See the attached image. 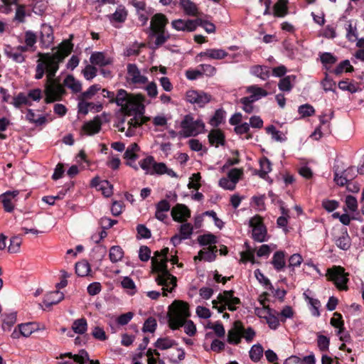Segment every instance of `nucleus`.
Wrapping results in <instances>:
<instances>
[{
  "mask_svg": "<svg viewBox=\"0 0 364 364\" xmlns=\"http://www.w3.org/2000/svg\"><path fill=\"white\" fill-rule=\"evenodd\" d=\"M73 45L69 40L63 41L58 47V50L53 53H38L35 79L43 78L46 73L44 93L45 102L47 104L60 101L66 94V90L58 77H55L59 69V64L69 55Z\"/></svg>",
  "mask_w": 364,
  "mask_h": 364,
  "instance_id": "nucleus-1",
  "label": "nucleus"
},
{
  "mask_svg": "<svg viewBox=\"0 0 364 364\" xmlns=\"http://www.w3.org/2000/svg\"><path fill=\"white\" fill-rule=\"evenodd\" d=\"M168 253V248L166 247L161 252H156L151 259L152 271L158 273L155 280L159 285L162 286L164 296H167V292H172L177 285L176 277L167 269Z\"/></svg>",
  "mask_w": 364,
  "mask_h": 364,
  "instance_id": "nucleus-2",
  "label": "nucleus"
},
{
  "mask_svg": "<svg viewBox=\"0 0 364 364\" xmlns=\"http://www.w3.org/2000/svg\"><path fill=\"white\" fill-rule=\"evenodd\" d=\"M168 324L171 329H177L184 326V331L190 336L196 332V327L191 320L186 321L190 316L188 304L182 301H174L168 307Z\"/></svg>",
  "mask_w": 364,
  "mask_h": 364,
  "instance_id": "nucleus-3",
  "label": "nucleus"
},
{
  "mask_svg": "<svg viewBox=\"0 0 364 364\" xmlns=\"http://www.w3.org/2000/svg\"><path fill=\"white\" fill-rule=\"evenodd\" d=\"M144 97L141 95H133L128 103L121 108L125 116L132 117L127 122V136H134L136 134V129L146 123L149 118L143 116L144 107L141 104Z\"/></svg>",
  "mask_w": 364,
  "mask_h": 364,
  "instance_id": "nucleus-4",
  "label": "nucleus"
},
{
  "mask_svg": "<svg viewBox=\"0 0 364 364\" xmlns=\"http://www.w3.org/2000/svg\"><path fill=\"white\" fill-rule=\"evenodd\" d=\"M233 291H224L223 293L219 294L217 299L213 300V308L223 313L227 308L230 311L236 310V305L240 303L239 298L233 296Z\"/></svg>",
  "mask_w": 364,
  "mask_h": 364,
  "instance_id": "nucleus-5",
  "label": "nucleus"
},
{
  "mask_svg": "<svg viewBox=\"0 0 364 364\" xmlns=\"http://www.w3.org/2000/svg\"><path fill=\"white\" fill-rule=\"evenodd\" d=\"M181 133L186 137L196 136L202 133L205 128L203 122L200 119H195L191 114L186 115L181 122Z\"/></svg>",
  "mask_w": 364,
  "mask_h": 364,
  "instance_id": "nucleus-6",
  "label": "nucleus"
},
{
  "mask_svg": "<svg viewBox=\"0 0 364 364\" xmlns=\"http://www.w3.org/2000/svg\"><path fill=\"white\" fill-rule=\"evenodd\" d=\"M348 273L345 272L343 267L341 266H333L329 268L326 272V277L328 280L333 282L336 287L340 290H347V282H348Z\"/></svg>",
  "mask_w": 364,
  "mask_h": 364,
  "instance_id": "nucleus-7",
  "label": "nucleus"
},
{
  "mask_svg": "<svg viewBox=\"0 0 364 364\" xmlns=\"http://www.w3.org/2000/svg\"><path fill=\"white\" fill-rule=\"evenodd\" d=\"M250 226L252 228V237L255 241L262 242L266 240L267 229L262 223V218L255 215L250 220Z\"/></svg>",
  "mask_w": 364,
  "mask_h": 364,
  "instance_id": "nucleus-8",
  "label": "nucleus"
},
{
  "mask_svg": "<svg viewBox=\"0 0 364 364\" xmlns=\"http://www.w3.org/2000/svg\"><path fill=\"white\" fill-rule=\"evenodd\" d=\"M211 100V96L203 91L195 90H188L186 93V100L189 103L196 105L200 107L205 106Z\"/></svg>",
  "mask_w": 364,
  "mask_h": 364,
  "instance_id": "nucleus-9",
  "label": "nucleus"
},
{
  "mask_svg": "<svg viewBox=\"0 0 364 364\" xmlns=\"http://www.w3.org/2000/svg\"><path fill=\"white\" fill-rule=\"evenodd\" d=\"M127 79L134 85H141L148 82L146 76L142 75L136 64L127 65Z\"/></svg>",
  "mask_w": 364,
  "mask_h": 364,
  "instance_id": "nucleus-10",
  "label": "nucleus"
},
{
  "mask_svg": "<svg viewBox=\"0 0 364 364\" xmlns=\"http://www.w3.org/2000/svg\"><path fill=\"white\" fill-rule=\"evenodd\" d=\"M242 330V323L240 321H235L232 327L228 332V343L232 345L239 344L241 341Z\"/></svg>",
  "mask_w": 364,
  "mask_h": 364,
  "instance_id": "nucleus-11",
  "label": "nucleus"
},
{
  "mask_svg": "<svg viewBox=\"0 0 364 364\" xmlns=\"http://www.w3.org/2000/svg\"><path fill=\"white\" fill-rule=\"evenodd\" d=\"M171 216L173 220L176 222L183 223L191 216V211L184 204H176L171 209Z\"/></svg>",
  "mask_w": 364,
  "mask_h": 364,
  "instance_id": "nucleus-12",
  "label": "nucleus"
},
{
  "mask_svg": "<svg viewBox=\"0 0 364 364\" xmlns=\"http://www.w3.org/2000/svg\"><path fill=\"white\" fill-rule=\"evenodd\" d=\"M54 40L53 31L50 26L43 24L40 31V44L42 48H48Z\"/></svg>",
  "mask_w": 364,
  "mask_h": 364,
  "instance_id": "nucleus-13",
  "label": "nucleus"
},
{
  "mask_svg": "<svg viewBox=\"0 0 364 364\" xmlns=\"http://www.w3.org/2000/svg\"><path fill=\"white\" fill-rule=\"evenodd\" d=\"M196 23L195 20L192 19H176L171 22L172 27L178 31L192 32L196 29Z\"/></svg>",
  "mask_w": 364,
  "mask_h": 364,
  "instance_id": "nucleus-14",
  "label": "nucleus"
},
{
  "mask_svg": "<svg viewBox=\"0 0 364 364\" xmlns=\"http://www.w3.org/2000/svg\"><path fill=\"white\" fill-rule=\"evenodd\" d=\"M18 194V191H6L0 196L4 208L6 212L11 213L14 210V202L16 200V198Z\"/></svg>",
  "mask_w": 364,
  "mask_h": 364,
  "instance_id": "nucleus-15",
  "label": "nucleus"
},
{
  "mask_svg": "<svg viewBox=\"0 0 364 364\" xmlns=\"http://www.w3.org/2000/svg\"><path fill=\"white\" fill-rule=\"evenodd\" d=\"M168 23V19L162 14H156L151 19L150 29L151 33L165 31V27Z\"/></svg>",
  "mask_w": 364,
  "mask_h": 364,
  "instance_id": "nucleus-16",
  "label": "nucleus"
},
{
  "mask_svg": "<svg viewBox=\"0 0 364 364\" xmlns=\"http://www.w3.org/2000/svg\"><path fill=\"white\" fill-rule=\"evenodd\" d=\"M90 61L93 65L103 67L112 64V59L103 52H94L91 54Z\"/></svg>",
  "mask_w": 364,
  "mask_h": 364,
  "instance_id": "nucleus-17",
  "label": "nucleus"
},
{
  "mask_svg": "<svg viewBox=\"0 0 364 364\" xmlns=\"http://www.w3.org/2000/svg\"><path fill=\"white\" fill-rule=\"evenodd\" d=\"M217 251L218 249L215 245L203 247V250L199 251L198 255L194 257V259H203L208 262H212L215 260L216 257Z\"/></svg>",
  "mask_w": 364,
  "mask_h": 364,
  "instance_id": "nucleus-18",
  "label": "nucleus"
},
{
  "mask_svg": "<svg viewBox=\"0 0 364 364\" xmlns=\"http://www.w3.org/2000/svg\"><path fill=\"white\" fill-rule=\"evenodd\" d=\"M179 5L186 15L190 16L199 15L198 6L191 0H180Z\"/></svg>",
  "mask_w": 364,
  "mask_h": 364,
  "instance_id": "nucleus-19",
  "label": "nucleus"
},
{
  "mask_svg": "<svg viewBox=\"0 0 364 364\" xmlns=\"http://www.w3.org/2000/svg\"><path fill=\"white\" fill-rule=\"evenodd\" d=\"M250 73L262 80H266L270 75V68L266 65H253L250 68Z\"/></svg>",
  "mask_w": 364,
  "mask_h": 364,
  "instance_id": "nucleus-20",
  "label": "nucleus"
},
{
  "mask_svg": "<svg viewBox=\"0 0 364 364\" xmlns=\"http://www.w3.org/2000/svg\"><path fill=\"white\" fill-rule=\"evenodd\" d=\"M199 55L201 57H206L210 59L221 60L228 55V53L223 49L211 48L200 53Z\"/></svg>",
  "mask_w": 364,
  "mask_h": 364,
  "instance_id": "nucleus-21",
  "label": "nucleus"
},
{
  "mask_svg": "<svg viewBox=\"0 0 364 364\" xmlns=\"http://www.w3.org/2000/svg\"><path fill=\"white\" fill-rule=\"evenodd\" d=\"M208 140L211 145L218 147L219 145L224 144L225 136L220 130L213 129L208 134Z\"/></svg>",
  "mask_w": 364,
  "mask_h": 364,
  "instance_id": "nucleus-22",
  "label": "nucleus"
},
{
  "mask_svg": "<svg viewBox=\"0 0 364 364\" xmlns=\"http://www.w3.org/2000/svg\"><path fill=\"white\" fill-rule=\"evenodd\" d=\"M66 86L75 93L80 92L82 90L81 82L76 80L73 75H68L63 80V86Z\"/></svg>",
  "mask_w": 364,
  "mask_h": 364,
  "instance_id": "nucleus-23",
  "label": "nucleus"
},
{
  "mask_svg": "<svg viewBox=\"0 0 364 364\" xmlns=\"http://www.w3.org/2000/svg\"><path fill=\"white\" fill-rule=\"evenodd\" d=\"M101 129V121L99 117H95L93 120L85 123L83 126L84 131L90 134L98 133Z\"/></svg>",
  "mask_w": 364,
  "mask_h": 364,
  "instance_id": "nucleus-24",
  "label": "nucleus"
},
{
  "mask_svg": "<svg viewBox=\"0 0 364 364\" xmlns=\"http://www.w3.org/2000/svg\"><path fill=\"white\" fill-rule=\"evenodd\" d=\"M285 255L284 252L283 251H277L276 252L272 259V264L274 267V268L277 271L279 272L282 270L286 264L285 262Z\"/></svg>",
  "mask_w": 364,
  "mask_h": 364,
  "instance_id": "nucleus-25",
  "label": "nucleus"
},
{
  "mask_svg": "<svg viewBox=\"0 0 364 364\" xmlns=\"http://www.w3.org/2000/svg\"><path fill=\"white\" fill-rule=\"evenodd\" d=\"M64 298V295L59 291L50 292L45 299L43 303L46 306L50 307L54 304H58Z\"/></svg>",
  "mask_w": 364,
  "mask_h": 364,
  "instance_id": "nucleus-26",
  "label": "nucleus"
},
{
  "mask_svg": "<svg viewBox=\"0 0 364 364\" xmlns=\"http://www.w3.org/2000/svg\"><path fill=\"white\" fill-rule=\"evenodd\" d=\"M336 244L341 250H347L350 247V238L347 231L341 232V235L336 238Z\"/></svg>",
  "mask_w": 364,
  "mask_h": 364,
  "instance_id": "nucleus-27",
  "label": "nucleus"
},
{
  "mask_svg": "<svg viewBox=\"0 0 364 364\" xmlns=\"http://www.w3.org/2000/svg\"><path fill=\"white\" fill-rule=\"evenodd\" d=\"M127 17V11L123 6H119L115 12L109 16V20L112 23H123Z\"/></svg>",
  "mask_w": 364,
  "mask_h": 364,
  "instance_id": "nucleus-28",
  "label": "nucleus"
},
{
  "mask_svg": "<svg viewBox=\"0 0 364 364\" xmlns=\"http://www.w3.org/2000/svg\"><path fill=\"white\" fill-rule=\"evenodd\" d=\"M295 79L296 77L294 75H288L282 78L278 83L279 89L283 92H290L293 87L291 82Z\"/></svg>",
  "mask_w": 364,
  "mask_h": 364,
  "instance_id": "nucleus-29",
  "label": "nucleus"
},
{
  "mask_svg": "<svg viewBox=\"0 0 364 364\" xmlns=\"http://www.w3.org/2000/svg\"><path fill=\"white\" fill-rule=\"evenodd\" d=\"M132 96V95L128 94L126 90L121 89L117 92V94L115 96L114 103L122 108L128 103L129 99Z\"/></svg>",
  "mask_w": 364,
  "mask_h": 364,
  "instance_id": "nucleus-30",
  "label": "nucleus"
},
{
  "mask_svg": "<svg viewBox=\"0 0 364 364\" xmlns=\"http://www.w3.org/2000/svg\"><path fill=\"white\" fill-rule=\"evenodd\" d=\"M11 104L16 108H19L22 105H31L30 100L28 99V97L23 92H19L16 96L14 97Z\"/></svg>",
  "mask_w": 364,
  "mask_h": 364,
  "instance_id": "nucleus-31",
  "label": "nucleus"
},
{
  "mask_svg": "<svg viewBox=\"0 0 364 364\" xmlns=\"http://www.w3.org/2000/svg\"><path fill=\"white\" fill-rule=\"evenodd\" d=\"M26 119L29 122L35 124L36 125H42L46 123V118L45 116L39 115L37 118L36 117V114L33 109H28L27 110V114L26 115Z\"/></svg>",
  "mask_w": 364,
  "mask_h": 364,
  "instance_id": "nucleus-32",
  "label": "nucleus"
},
{
  "mask_svg": "<svg viewBox=\"0 0 364 364\" xmlns=\"http://www.w3.org/2000/svg\"><path fill=\"white\" fill-rule=\"evenodd\" d=\"M288 0H278L274 6V15L283 17L287 14Z\"/></svg>",
  "mask_w": 364,
  "mask_h": 364,
  "instance_id": "nucleus-33",
  "label": "nucleus"
},
{
  "mask_svg": "<svg viewBox=\"0 0 364 364\" xmlns=\"http://www.w3.org/2000/svg\"><path fill=\"white\" fill-rule=\"evenodd\" d=\"M73 331L78 334H83L86 332L87 328V321L84 318L75 320L72 326Z\"/></svg>",
  "mask_w": 364,
  "mask_h": 364,
  "instance_id": "nucleus-34",
  "label": "nucleus"
},
{
  "mask_svg": "<svg viewBox=\"0 0 364 364\" xmlns=\"http://www.w3.org/2000/svg\"><path fill=\"white\" fill-rule=\"evenodd\" d=\"M90 272V267L87 261L82 260L75 264V272L80 277H85Z\"/></svg>",
  "mask_w": 364,
  "mask_h": 364,
  "instance_id": "nucleus-35",
  "label": "nucleus"
},
{
  "mask_svg": "<svg viewBox=\"0 0 364 364\" xmlns=\"http://www.w3.org/2000/svg\"><path fill=\"white\" fill-rule=\"evenodd\" d=\"M139 151V147L136 143L131 144L126 149L124 157L127 160L134 161L137 159V152Z\"/></svg>",
  "mask_w": 364,
  "mask_h": 364,
  "instance_id": "nucleus-36",
  "label": "nucleus"
},
{
  "mask_svg": "<svg viewBox=\"0 0 364 364\" xmlns=\"http://www.w3.org/2000/svg\"><path fill=\"white\" fill-rule=\"evenodd\" d=\"M5 54L8 58H11L16 63H22L25 61V56L14 48H9V49H6Z\"/></svg>",
  "mask_w": 364,
  "mask_h": 364,
  "instance_id": "nucleus-37",
  "label": "nucleus"
},
{
  "mask_svg": "<svg viewBox=\"0 0 364 364\" xmlns=\"http://www.w3.org/2000/svg\"><path fill=\"white\" fill-rule=\"evenodd\" d=\"M176 341L168 338H160L155 343V347L160 350H166L175 346Z\"/></svg>",
  "mask_w": 364,
  "mask_h": 364,
  "instance_id": "nucleus-38",
  "label": "nucleus"
},
{
  "mask_svg": "<svg viewBox=\"0 0 364 364\" xmlns=\"http://www.w3.org/2000/svg\"><path fill=\"white\" fill-rule=\"evenodd\" d=\"M124 255V252L119 246H113L109 250V257L112 262L120 261Z\"/></svg>",
  "mask_w": 364,
  "mask_h": 364,
  "instance_id": "nucleus-39",
  "label": "nucleus"
},
{
  "mask_svg": "<svg viewBox=\"0 0 364 364\" xmlns=\"http://www.w3.org/2000/svg\"><path fill=\"white\" fill-rule=\"evenodd\" d=\"M247 92L257 97L259 100L262 97H266L268 92L257 85H251L247 87Z\"/></svg>",
  "mask_w": 364,
  "mask_h": 364,
  "instance_id": "nucleus-40",
  "label": "nucleus"
},
{
  "mask_svg": "<svg viewBox=\"0 0 364 364\" xmlns=\"http://www.w3.org/2000/svg\"><path fill=\"white\" fill-rule=\"evenodd\" d=\"M263 355V348L260 344L252 346L250 350V357L254 362H258Z\"/></svg>",
  "mask_w": 364,
  "mask_h": 364,
  "instance_id": "nucleus-41",
  "label": "nucleus"
},
{
  "mask_svg": "<svg viewBox=\"0 0 364 364\" xmlns=\"http://www.w3.org/2000/svg\"><path fill=\"white\" fill-rule=\"evenodd\" d=\"M154 159L152 156H148L139 161L140 167L145 171L147 174H153L152 168L154 164Z\"/></svg>",
  "mask_w": 364,
  "mask_h": 364,
  "instance_id": "nucleus-42",
  "label": "nucleus"
},
{
  "mask_svg": "<svg viewBox=\"0 0 364 364\" xmlns=\"http://www.w3.org/2000/svg\"><path fill=\"white\" fill-rule=\"evenodd\" d=\"M18 328L24 337H28L36 329V325L34 323H26L18 325Z\"/></svg>",
  "mask_w": 364,
  "mask_h": 364,
  "instance_id": "nucleus-43",
  "label": "nucleus"
},
{
  "mask_svg": "<svg viewBox=\"0 0 364 364\" xmlns=\"http://www.w3.org/2000/svg\"><path fill=\"white\" fill-rule=\"evenodd\" d=\"M305 299L308 301V303L311 306V314L314 316H319L320 312H319V307L321 306L320 301L318 299H313L310 296H309L307 294H304Z\"/></svg>",
  "mask_w": 364,
  "mask_h": 364,
  "instance_id": "nucleus-44",
  "label": "nucleus"
},
{
  "mask_svg": "<svg viewBox=\"0 0 364 364\" xmlns=\"http://www.w3.org/2000/svg\"><path fill=\"white\" fill-rule=\"evenodd\" d=\"M198 241L203 246H214L217 242L216 237L212 234L200 235L198 237Z\"/></svg>",
  "mask_w": 364,
  "mask_h": 364,
  "instance_id": "nucleus-45",
  "label": "nucleus"
},
{
  "mask_svg": "<svg viewBox=\"0 0 364 364\" xmlns=\"http://www.w3.org/2000/svg\"><path fill=\"white\" fill-rule=\"evenodd\" d=\"M345 203L346 208H344L345 211H349L354 213L358 210V201L355 197L353 196H347L345 199Z\"/></svg>",
  "mask_w": 364,
  "mask_h": 364,
  "instance_id": "nucleus-46",
  "label": "nucleus"
},
{
  "mask_svg": "<svg viewBox=\"0 0 364 364\" xmlns=\"http://www.w3.org/2000/svg\"><path fill=\"white\" fill-rule=\"evenodd\" d=\"M151 35L156 36L155 45L156 46H160L163 45L170 38L169 34L167 32H166V31L151 33Z\"/></svg>",
  "mask_w": 364,
  "mask_h": 364,
  "instance_id": "nucleus-47",
  "label": "nucleus"
},
{
  "mask_svg": "<svg viewBox=\"0 0 364 364\" xmlns=\"http://www.w3.org/2000/svg\"><path fill=\"white\" fill-rule=\"evenodd\" d=\"M330 323L333 327L338 328L339 333H341V331L343 330L344 322L342 319V316L341 314L335 312L333 314V316L331 318Z\"/></svg>",
  "mask_w": 364,
  "mask_h": 364,
  "instance_id": "nucleus-48",
  "label": "nucleus"
},
{
  "mask_svg": "<svg viewBox=\"0 0 364 364\" xmlns=\"http://www.w3.org/2000/svg\"><path fill=\"white\" fill-rule=\"evenodd\" d=\"M196 21H197L196 28L198 26H201L208 33H215V26L213 23L205 21V20H203L201 18H197V19H196Z\"/></svg>",
  "mask_w": 364,
  "mask_h": 364,
  "instance_id": "nucleus-49",
  "label": "nucleus"
},
{
  "mask_svg": "<svg viewBox=\"0 0 364 364\" xmlns=\"http://www.w3.org/2000/svg\"><path fill=\"white\" fill-rule=\"evenodd\" d=\"M22 240L18 236H14L10 240V245L8 247V250L11 253H16L20 249Z\"/></svg>",
  "mask_w": 364,
  "mask_h": 364,
  "instance_id": "nucleus-50",
  "label": "nucleus"
},
{
  "mask_svg": "<svg viewBox=\"0 0 364 364\" xmlns=\"http://www.w3.org/2000/svg\"><path fill=\"white\" fill-rule=\"evenodd\" d=\"M272 171V164L269 159L264 158L260 160L259 176L264 178L266 175Z\"/></svg>",
  "mask_w": 364,
  "mask_h": 364,
  "instance_id": "nucleus-51",
  "label": "nucleus"
},
{
  "mask_svg": "<svg viewBox=\"0 0 364 364\" xmlns=\"http://www.w3.org/2000/svg\"><path fill=\"white\" fill-rule=\"evenodd\" d=\"M101 87L99 85H93L90 86L87 90L82 92L80 97L82 100H90L100 90Z\"/></svg>",
  "mask_w": 364,
  "mask_h": 364,
  "instance_id": "nucleus-52",
  "label": "nucleus"
},
{
  "mask_svg": "<svg viewBox=\"0 0 364 364\" xmlns=\"http://www.w3.org/2000/svg\"><path fill=\"white\" fill-rule=\"evenodd\" d=\"M298 112L301 117H306L313 115L315 109L311 105L305 104L299 107Z\"/></svg>",
  "mask_w": 364,
  "mask_h": 364,
  "instance_id": "nucleus-53",
  "label": "nucleus"
},
{
  "mask_svg": "<svg viewBox=\"0 0 364 364\" xmlns=\"http://www.w3.org/2000/svg\"><path fill=\"white\" fill-rule=\"evenodd\" d=\"M243 175V170L242 168H232L228 173V177L232 181H234V183L236 185L242 176Z\"/></svg>",
  "mask_w": 364,
  "mask_h": 364,
  "instance_id": "nucleus-54",
  "label": "nucleus"
},
{
  "mask_svg": "<svg viewBox=\"0 0 364 364\" xmlns=\"http://www.w3.org/2000/svg\"><path fill=\"white\" fill-rule=\"evenodd\" d=\"M353 70V66L350 65L348 60H345L341 62L334 70L336 75L342 73L344 70L346 72H351Z\"/></svg>",
  "mask_w": 364,
  "mask_h": 364,
  "instance_id": "nucleus-55",
  "label": "nucleus"
},
{
  "mask_svg": "<svg viewBox=\"0 0 364 364\" xmlns=\"http://www.w3.org/2000/svg\"><path fill=\"white\" fill-rule=\"evenodd\" d=\"M262 307H256L255 309V314L259 318H266L267 316L272 311L268 306H265L263 301H260Z\"/></svg>",
  "mask_w": 364,
  "mask_h": 364,
  "instance_id": "nucleus-56",
  "label": "nucleus"
},
{
  "mask_svg": "<svg viewBox=\"0 0 364 364\" xmlns=\"http://www.w3.org/2000/svg\"><path fill=\"white\" fill-rule=\"evenodd\" d=\"M95 66L92 64L87 65L82 70L83 75L86 80H91L96 76L97 70Z\"/></svg>",
  "mask_w": 364,
  "mask_h": 364,
  "instance_id": "nucleus-57",
  "label": "nucleus"
},
{
  "mask_svg": "<svg viewBox=\"0 0 364 364\" xmlns=\"http://www.w3.org/2000/svg\"><path fill=\"white\" fill-rule=\"evenodd\" d=\"M193 233V226L190 223H183L180 228V235L183 240L188 239Z\"/></svg>",
  "mask_w": 364,
  "mask_h": 364,
  "instance_id": "nucleus-58",
  "label": "nucleus"
},
{
  "mask_svg": "<svg viewBox=\"0 0 364 364\" xmlns=\"http://www.w3.org/2000/svg\"><path fill=\"white\" fill-rule=\"evenodd\" d=\"M224 118L225 112L221 109L216 110L215 114L210 119V124L213 126L217 127L223 122Z\"/></svg>",
  "mask_w": 364,
  "mask_h": 364,
  "instance_id": "nucleus-59",
  "label": "nucleus"
},
{
  "mask_svg": "<svg viewBox=\"0 0 364 364\" xmlns=\"http://www.w3.org/2000/svg\"><path fill=\"white\" fill-rule=\"evenodd\" d=\"M156 327V321L152 317H149L146 320L143 326L144 332L153 333L155 331Z\"/></svg>",
  "mask_w": 364,
  "mask_h": 364,
  "instance_id": "nucleus-60",
  "label": "nucleus"
},
{
  "mask_svg": "<svg viewBox=\"0 0 364 364\" xmlns=\"http://www.w3.org/2000/svg\"><path fill=\"white\" fill-rule=\"evenodd\" d=\"M219 186L226 190L233 191L236 185L228 177H223L219 181Z\"/></svg>",
  "mask_w": 364,
  "mask_h": 364,
  "instance_id": "nucleus-61",
  "label": "nucleus"
},
{
  "mask_svg": "<svg viewBox=\"0 0 364 364\" xmlns=\"http://www.w3.org/2000/svg\"><path fill=\"white\" fill-rule=\"evenodd\" d=\"M265 320L271 329L275 330L279 325L278 318L272 314V311L267 316Z\"/></svg>",
  "mask_w": 364,
  "mask_h": 364,
  "instance_id": "nucleus-62",
  "label": "nucleus"
},
{
  "mask_svg": "<svg viewBox=\"0 0 364 364\" xmlns=\"http://www.w3.org/2000/svg\"><path fill=\"white\" fill-rule=\"evenodd\" d=\"M145 90L147 92V95L151 98H156L158 95L157 85L154 82H149Z\"/></svg>",
  "mask_w": 364,
  "mask_h": 364,
  "instance_id": "nucleus-63",
  "label": "nucleus"
},
{
  "mask_svg": "<svg viewBox=\"0 0 364 364\" xmlns=\"http://www.w3.org/2000/svg\"><path fill=\"white\" fill-rule=\"evenodd\" d=\"M73 360L79 364H85V361H89V355L85 350H81L79 354L74 355Z\"/></svg>",
  "mask_w": 364,
  "mask_h": 364,
  "instance_id": "nucleus-64",
  "label": "nucleus"
}]
</instances>
